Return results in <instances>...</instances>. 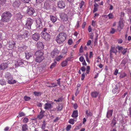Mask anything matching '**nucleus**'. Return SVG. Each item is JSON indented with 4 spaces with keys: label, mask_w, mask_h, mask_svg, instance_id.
I'll list each match as a JSON object with an SVG mask.
<instances>
[{
    "label": "nucleus",
    "mask_w": 131,
    "mask_h": 131,
    "mask_svg": "<svg viewBox=\"0 0 131 131\" xmlns=\"http://www.w3.org/2000/svg\"><path fill=\"white\" fill-rule=\"evenodd\" d=\"M12 16V15L10 12L5 11L2 15L1 21L2 22H7L10 20Z\"/></svg>",
    "instance_id": "obj_1"
},
{
    "label": "nucleus",
    "mask_w": 131,
    "mask_h": 131,
    "mask_svg": "<svg viewBox=\"0 0 131 131\" xmlns=\"http://www.w3.org/2000/svg\"><path fill=\"white\" fill-rule=\"evenodd\" d=\"M43 54V52L40 50L38 51L35 53L34 58H35V60L36 62L39 63L43 61L44 59Z\"/></svg>",
    "instance_id": "obj_2"
},
{
    "label": "nucleus",
    "mask_w": 131,
    "mask_h": 131,
    "mask_svg": "<svg viewBox=\"0 0 131 131\" xmlns=\"http://www.w3.org/2000/svg\"><path fill=\"white\" fill-rule=\"evenodd\" d=\"M67 35L64 32L60 33L57 36L56 40L59 44H62L66 39Z\"/></svg>",
    "instance_id": "obj_3"
},
{
    "label": "nucleus",
    "mask_w": 131,
    "mask_h": 131,
    "mask_svg": "<svg viewBox=\"0 0 131 131\" xmlns=\"http://www.w3.org/2000/svg\"><path fill=\"white\" fill-rule=\"evenodd\" d=\"M50 33L47 32L46 33L42 32L41 36L46 40H49L50 39L51 37V36L49 34Z\"/></svg>",
    "instance_id": "obj_4"
},
{
    "label": "nucleus",
    "mask_w": 131,
    "mask_h": 131,
    "mask_svg": "<svg viewBox=\"0 0 131 131\" xmlns=\"http://www.w3.org/2000/svg\"><path fill=\"white\" fill-rule=\"evenodd\" d=\"M33 21L30 18H28L26 21V26L29 29H31V26L33 23Z\"/></svg>",
    "instance_id": "obj_5"
},
{
    "label": "nucleus",
    "mask_w": 131,
    "mask_h": 131,
    "mask_svg": "<svg viewBox=\"0 0 131 131\" xmlns=\"http://www.w3.org/2000/svg\"><path fill=\"white\" fill-rule=\"evenodd\" d=\"M42 20L40 18H38L36 20V25L37 28H41L42 27Z\"/></svg>",
    "instance_id": "obj_6"
},
{
    "label": "nucleus",
    "mask_w": 131,
    "mask_h": 131,
    "mask_svg": "<svg viewBox=\"0 0 131 131\" xmlns=\"http://www.w3.org/2000/svg\"><path fill=\"white\" fill-rule=\"evenodd\" d=\"M27 14L30 16H32L36 13V11L34 9L32 8H28L27 10Z\"/></svg>",
    "instance_id": "obj_7"
},
{
    "label": "nucleus",
    "mask_w": 131,
    "mask_h": 131,
    "mask_svg": "<svg viewBox=\"0 0 131 131\" xmlns=\"http://www.w3.org/2000/svg\"><path fill=\"white\" fill-rule=\"evenodd\" d=\"M57 6L60 8H63L65 6V4L64 2L62 0L59 1L58 2Z\"/></svg>",
    "instance_id": "obj_8"
},
{
    "label": "nucleus",
    "mask_w": 131,
    "mask_h": 131,
    "mask_svg": "<svg viewBox=\"0 0 131 131\" xmlns=\"http://www.w3.org/2000/svg\"><path fill=\"white\" fill-rule=\"evenodd\" d=\"M59 53V52L58 50L56 49H54L51 52V56L52 58L56 57Z\"/></svg>",
    "instance_id": "obj_9"
},
{
    "label": "nucleus",
    "mask_w": 131,
    "mask_h": 131,
    "mask_svg": "<svg viewBox=\"0 0 131 131\" xmlns=\"http://www.w3.org/2000/svg\"><path fill=\"white\" fill-rule=\"evenodd\" d=\"M117 52V51L115 48V47H113L112 46L110 50V58H112V53H114L115 54H116Z\"/></svg>",
    "instance_id": "obj_10"
},
{
    "label": "nucleus",
    "mask_w": 131,
    "mask_h": 131,
    "mask_svg": "<svg viewBox=\"0 0 131 131\" xmlns=\"http://www.w3.org/2000/svg\"><path fill=\"white\" fill-rule=\"evenodd\" d=\"M40 37V35L38 33H36L32 35V39L35 41H37L39 40Z\"/></svg>",
    "instance_id": "obj_11"
},
{
    "label": "nucleus",
    "mask_w": 131,
    "mask_h": 131,
    "mask_svg": "<svg viewBox=\"0 0 131 131\" xmlns=\"http://www.w3.org/2000/svg\"><path fill=\"white\" fill-rule=\"evenodd\" d=\"M44 45L42 42L39 41L37 44V46L39 49L42 50L44 48Z\"/></svg>",
    "instance_id": "obj_12"
},
{
    "label": "nucleus",
    "mask_w": 131,
    "mask_h": 131,
    "mask_svg": "<svg viewBox=\"0 0 131 131\" xmlns=\"http://www.w3.org/2000/svg\"><path fill=\"white\" fill-rule=\"evenodd\" d=\"M60 17L63 20V21H66L68 20V17L67 15L63 13L60 15Z\"/></svg>",
    "instance_id": "obj_13"
},
{
    "label": "nucleus",
    "mask_w": 131,
    "mask_h": 131,
    "mask_svg": "<svg viewBox=\"0 0 131 131\" xmlns=\"http://www.w3.org/2000/svg\"><path fill=\"white\" fill-rule=\"evenodd\" d=\"M20 4V1L19 0H15L13 3V6L14 7H18Z\"/></svg>",
    "instance_id": "obj_14"
},
{
    "label": "nucleus",
    "mask_w": 131,
    "mask_h": 131,
    "mask_svg": "<svg viewBox=\"0 0 131 131\" xmlns=\"http://www.w3.org/2000/svg\"><path fill=\"white\" fill-rule=\"evenodd\" d=\"M23 63V62L21 60L18 59L15 62V65L16 67H18V66L22 65Z\"/></svg>",
    "instance_id": "obj_15"
},
{
    "label": "nucleus",
    "mask_w": 131,
    "mask_h": 131,
    "mask_svg": "<svg viewBox=\"0 0 131 131\" xmlns=\"http://www.w3.org/2000/svg\"><path fill=\"white\" fill-rule=\"evenodd\" d=\"M29 34L28 31H25V33L23 34H21V36L23 38H27L29 36Z\"/></svg>",
    "instance_id": "obj_16"
},
{
    "label": "nucleus",
    "mask_w": 131,
    "mask_h": 131,
    "mask_svg": "<svg viewBox=\"0 0 131 131\" xmlns=\"http://www.w3.org/2000/svg\"><path fill=\"white\" fill-rule=\"evenodd\" d=\"M7 67V64L6 63H3L1 64L0 66V69L1 70H4Z\"/></svg>",
    "instance_id": "obj_17"
},
{
    "label": "nucleus",
    "mask_w": 131,
    "mask_h": 131,
    "mask_svg": "<svg viewBox=\"0 0 131 131\" xmlns=\"http://www.w3.org/2000/svg\"><path fill=\"white\" fill-rule=\"evenodd\" d=\"M52 107L51 104L49 103H47L45 104V106L44 107L45 109L48 110L50 109Z\"/></svg>",
    "instance_id": "obj_18"
},
{
    "label": "nucleus",
    "mask_w": 131,
    "mask_h": 131,
    "mask_svg": "<svg viewBox=\"0 0 131 131\" xmlns=\"http://www.w3.org/2000/svg\"><path fill=\"white\" fill-rule=\"evenodd\" d=\"M113 111L112 110H109L108 111L106 115L107 117L109 118L112 116Z\"/></svg>",
    "instance_id": "obj_19"
},
{
    "label": "nucleus",
    "mask_w": 131,
    "mask_h": 131,
    "mask_svg": "<svg viewBox=\"0 0 131 131\" xmlns=\"http://www.w3.org/2000/svg\"><path fill=\"white\" fill-rule=\"evenodd\" d=\"M71 116L75 118H76L78 116V111L75 110L74 111L73 113L72 114Z\"/></svg>",
    "instance_id": "obj_20"
},
{
    "label": "nucleus",
    "mask_w": 131,
    "mask_h": 131,
    "mask_svg": "<svg viewBox=\"0 0 131 131\" xmlns=\"http://www.w3.org/2000/svg\"><path fill=\"white\" fill-rule=\"evenodd\" d=\"M120 75L119 77L120 79H121L126 77L127 76V74L125 72H122L120 73Z\"/></svg>",
    "instance_id": "obj_21"
},
{
    "label": "nucleus",
    "mask_w": 131,
    "mask_h": 131,
    "mask_svg": "<svg viewBox=\"0 0 131 131\" xmlns=\"http://www.w3.org/2000/svg\"><path fill=\"white\" fill-rule=\"evenodd\" d=\"M5 76L7 80L13 78L10 74L9 72H7Z\"/></svg>",
    "instance_id": "obj_22"
},
{
    "label": "nucleus",
    "mask_w": 131,
    "mask_h": 131,
    "mask_svg": "<svg viewBox=\"0 0 131 131\" xmlns=\"http://www.w3.org/2000/svg\"><path fill=\"white\" fill-rule=\"evenodd\" d=\"M13 78L12 79H8L7 80H8V82L10 84H13L14 83H16V81L15 80H12Z\"/></svg>",
    "instance_id": "obj_23"
},
{
    "label": "nucleus",
    "mask_w": 131,
    "mask_h": 131,
    "mask_svg": "<svg viewBox=\"0 0 131 131\" xmlns=\"http://www.w3.org/2000/svg\"><path fill=\"white\" fill-rule=\"evenodd\" d=\"M22 16V15H21L20 13H18L16 15L15 17L18 19H21Z\"/></svg>",
    "instance_id": "obj_24"
},
{
    "label": "nucleus",
    "mask_w": 131,
    "mask_h": 131,
    "mask_svg": "<svg viewBox=\"0 0 131 131\" xmlns=\"http://www.w3.org/2000/svg\"><path fill=\"white\" fill-rule=\"evenodd\" d=\"M98 94L97 92L95 91L92 93L91 95L92 97H96L98 96Z\"/></svg>",
    "instance_id": "obj_25"
},
{
    "label": "nucleus",
    "mask_w": 131,
    "mask_h": 131,
    "mask_svg": "<svg viewBox=\"0 0 131 131\" xmlns=\"http://www.w3.org/2000/svg\"><path fill=\"white\" fill-rule=\"evenodd\" d=\"M28 126L26 124L22 126V130L23 131H26L28 129Z\"/></svg>",
    "instance_id": "obj_26"
},
{
    "label": "nucleus",
    "mask_w": 131,
    "mask_h": 131,
    "mask_svg": "<svg viewBox=\"0 0 131 131\" xmlns=\"http://www.w3.org/2000/svg\"><path fill=\"white\" fill-rule=\"evenodd\" d=\"M128 60L126 58H125L123 59L122 61L121 64H123L124 66H125V64L128 62Z\"/></svg>",
    "instance_id": "obj_27"
},
{
    "label": "nucleus",
    "mask_w": 131,
    "mask_h": 131,
    "mask_svg": "<svg viewBox=\"0 0 131 131\" xmlns=\"http://www.w3.org/2000/svg\"><path fill=\"white\" fill-rule=\"evenodd\" d=\"M63 57L62 56L60 55L58 57H56V58L54 60V61H59Z\"/></svg>",
    "instance_id": "obj_28"
},
{
    "label": "nucleus",
    "mask_w": 131,
    "mask_h": 131,
    "mask_svg": "<svg viewBox=\"0 0 131 131\" xmlns=\"http://www.w3.org/2000/svg\"><path fill=\"white\" fill-rule=\"evenodd\" d=\"M50 19L51 21L53 23L55 22L57 20V19L55 17L51 15Z\"/></svg>",
    "instance_id": "obj_29"
},
{
    "label": "nucleus",
    "mask_w": 131,
    "mask_h": 131,
    "mask_svg": "<svg viewBox=\"0 0 131 131\" xmlns=\"http://www.w3.org/2000/svg\"><path fill=\"white\" fill-rule=\"evenodd\" d=\"M67 60H65L62 62L61 63V64L62 67H64L67 65Z\"/></svg>",
    "instance_id": "obj_30"
},
{
    "label": "nucleus",
    "mask_w": 131,
    "mask_h": 131,
    "mask_svg": "<svg viewBox=\"0 0 131 131\" xmlns=\"http://www.w3.org/2000/svg\"><path fill=\"white\" fill-rule=\"evenodd\" d=\"M118 91V88L117 86H116L115 88L113 89L112 90V92L114 93H116Z\"/></svg>",
    "instance_id": "obj_31"
},
{
    "label": "nucleus",
    "mask_w": 131,
    "mask_h": 131,
    "mask_svg": "<svg viewBox=\"0 0 131 131\" xmlns=\"http://www.w3.org/2000/svg\"><path fill=\"white\" fill-rule=\"evenodd\" d=\"M119 26L120 28L122 29L124 26V24L123 22L122 21H119Z\"/></svg>",
    "instance_id": "obj_32"
},
{
    "label": "nucleus",
    "mask_w": 131,
    "mask_h": 131,
    "mask_svg": "<svg viewBox=\"0 0 131 131\" xmlns=\"http://www.w3.org/2000/svg\"><path fill=\"white\" fill-rule=\"evenodd\" d=\"M15 43L14 42V43L9 45V48H10V49H12L14 48L15 45Z\"/></svg>",
    "instance_id": "obj_33"
},
{
    "label": "nucleus",
    "mask_w": 131,
    "mask_h": 131,
    "mask_svg": "<svg viewBox=\"0 0 131 131\" xmlns=\"http://www.w3.org/2000/svg\"><path fill=\"white\" fill-rule=\"evenodd\" d=\"M26 48V46L23 47H20L18 48V51H24L25 49Z\"/></svg>",
    "instance_id": "obj_34"
},
{
    "label": "nucleus",
    "mask_w": 131,
    "mask_h": 131,
    "mask_svg": "<svg viewBox=\"0 0 131 131\" xmlns=\"http://www.w3.org/2000/svg\"><path fill=\"white\" fill-rule=\"evenodd\" d=\"M6 0H0V4L3 6L5 5Z\"/></svg>",
    "instance_id": "obj_35"
},
{
    "label": "nucleus",
    "mask_w": 131,
    "mask_h": 131,
    "mask_svg": "<svg viewBox=\"0 0 131 131\" xmlns=\"http://www.w3.org/2000/svg\"><path fill=\"white\" fill-rule=\"evenodd\" d=\"M25 53L26 57L27 59H29L31 57V55L29 53Z\"/></svg>",
    "instance_id": "obj_36"
},
{
    "label": "nucleus",
    "mask_w": 131,
    "mask_h": 131,
    "mask_svg": "<svg viewBox=\"0 0 131 131\" xmlns=\"http://www.w3.org/2000/svg\"><path fill=\"white\" fill-rule=\"evenodd\" d=\"M54 62L52 63V64L51 65L50 68L51 69H52L56 65L57 62L56 61H54Z\"/></svg>",
    "instance_id": "obj_37"
},
{
    "label": "nucleus",
    "mask_w": 131,
    "mask_h": 131,
    "mask_svg": "<svg viewBox=\"0 0 131 131\" xmlns=\"http://www.w3.org/2000/svg\"><path fill=\"white\" fill-rule=\"evenodd\" d=\"M5 84L6 82L4 80L2 79L0 80V84L3 85H5Z\"/></svg>",
    "instance_id": "obj_38"
},
{
    "label": "nucleus",
    "mask_w": 131,
    "mask_h": 131,
    "mask_svg": "<svg viewBox=\"0 0 131 131\" xmlns=\"http://www.w3.org/2000/svg\"><path fill=\"white\" fill-rule=\"evenodd\" d=\"M67 52V49L66 48H63L62 51V53L63 54H65Z\"/></svg>",
    "instance_id": "obj_39"
},
{
    "label": "nucleus",
    "mask_w": 131,
    "mask_h": 131,
    "mask_svg": "<svg viewBox=\"0 0 131 131\" xmlns=\"http://www.w3.org/2000/svg\"><path fill=\"white\" fill-rule=\"evenodd\" d=\"M51 31H49V30H48L47 28H44L43 29V30L42 32L46 33L48 32L49 33H51Z\"/></svg>",
    "instance_id": "obj_40"
},
{
    "label": "nucleus",
    "mask_w": 131,
    "mask_h": 131,
    "mask_svg": "<svg viewBox=\"0 0 131 131\" xmlns=\"http://www.w3.org/2000/svg\"><path fill=\"white\" fill-rule=\"evenodd\" d=\"M105 16H108L109 17V19H112L113 18V15L112 13H110L108 15H105ZM106 17H107L106 16Z\"/></svg>",
    "instance_id": "obj_41"
},
{
    "label": "nucleus",
    "mask_w": 131,
    "mask_h": 131,
    "mask_svg": "<svg viewBox=\"0 0 131 131\" xmlns=\"http://www.w3.org/2000/svg\"><path fill=\"white\" fill-rule=\"evenodd\" d=\"M62 108V106L61 104H60L57 107V108L58 111H61Z\"/></svg>",
    "instance_id": "obj_42"
},
{
    "label": "nucleus",
    "mask_w": 131,
    "mask_h": 131,
    "mask_svg": "<svg viewBox=\"0 0 131 131\" xmlns=\"http://www.w3.org/2000/svg\"><path fill=\"white\" fill-rule=\"evenodd\" d=\"M63 100V97H61L58 99V100H54V101L56 102H62Z\"/></svg>",
    "instance_id": "obj_43"
},
{
    "label": "nucleus",
    "mask_w": 131,
    "mask_h": 131,
    "mask_svg": "<svg viewBox=\"0 0 131 131\" xmlns=\"http://www.w3.org/2000/svg\"><path fill=\"white\" fill-rule=\"evenodd\" d=\"M116 48H117L119 50V52H120V51H121L123 49V47L122 46H118Z\"/></svg>",
    "instance_id": "obj_44"
},
{
    "label": "nucleus",
    "mask_w": 131,
    "mask_h": 131,
    "mask_svg": "<svg viewBox=\"0 0 131 131\" xmlns=\"http://www.w3.org/2000/svg\"><path fill=\"white\" fill-rule=\"evenodd\" d=\"M24 99L25 101H28L30 100V98L29 97L25 96L24 97Z\"/></svg>",
    "instance_id": "obj_45"
},
{
    "label": "nucleus",
    "mask_w": 131,
    "mask_h": 131,
    "mask_svg": "<svg viewBox=\"0 0 131 131\" xmlns=\"http://www.w3.org/2000/svg\"><path fill=\"white\" fill-rule=\"evenodd\" d=\"M84 2L83 1H81V3L79 5V7L80 8H81L84 5Z\"/></svg>",
    "instance_id": "obj_46"
},
{
    "label": "nucleus",
    "mask_w": 131,
    "mask_h": 131,
    "mask_svg": "<svg viewBox=\"0 0 131 131\" xmlns=\"http://www.w3.org/2000/svg\"><path fill=\"white\" fill-rule=\"evenodd\" d=\"M116 30L114 28H112L111 30L110 31V34H113L115 31Z\"/></svg>",
    "instance_id": "obj_47"
},
{
    "label": "nucleus",
    "mask_w": 131,
    "mask_h": 131,
    "mask_svg": "<svg viewBox=\"0 0 131 131\" xmlns=\"http://www.w3.org/2000/svg\"><path fill=\"white\" fill-rule=\"evenodd\" d=\"M74 120L73 119H70L69 121V123L72 124H74Z\"/></svg>",
    "instance_id": "obj_48"
},
{
    "label": "nucleus",
    "mask_w": 131,
    "mask_h": 131,
    "mask_svg": "<svg viewBox=\"0 0 131 131\" xmlns=\"http://www.w3.org/2000/svg\"><path fill=\"white\" fill-rule=\"evenodd\" d=\"M34 94L36 96H38L40 95V93L37 92H34Z\"/></svg>",
    "instance_id": "obj_49"
},
{
    "label": "nucleus",
    "mask_w": 131,
    "mask_h": 131,
    "mask_svg": "<svg viewBox=\"0 0 131 131\" xmlns=\"http://www.w3.org/2000/svg\"><path fill=\"white\" fill-rule=\"evenodd\" d=\"M88 53H87L85 55V56L86 57V61L88 62H89V59L88 58Z\"/></svg>",
    "instance_id": "obj_50"
},
{
    "label": "nucleus",
    "mask_w": 131,
    "mask_h": 131,
    "mask_svg": "<svg viewBox=\"0 0 131 131\" xmlns=\"http://www.w3.org/2000/svg\"><path fill=\"white\" fill-rule=\"evenodd\" d=\"M117 73L120 74V73L118 72V70L117 69H116L114 72V75H116Z\"/></svg>",
    "instance_id": "obj_51"
},
{
    "label": "nucleus",
    "mask_w": 131,
    "mask_h": 131,
    "mask_svg": "<svg viewBox=\"0 0 131 131\" xmlns=\"http://www.w3.org/2000/svg\"><path fill=\"white\" fill-rule=\"evenodd\" d=\"M112 123L113 124L114 126H115L116 123V121L114 119V118L112 121Z\"/></svg>",
    "instance_id": "obj_52"
},
{
    "label": "nucleus",
    "mask_w": 131,
    "mask_h": 131,
    "mask_svg": "<svg viewBox=\"0 0 131 131\" xmlns=\"http://www.w3.org/2000/svg\"><path fill=\"white\" fill-rule=\"evenodd\" d=\"M51 86H54L53 87L57 86V84L56 83H51Z\"/></svg>",
    "instance_id": "obj_53"
},
{
    "label": "nucleus",
    "mask_w": 131,
    "mask_h": 131,
    "mask_svg": "<svg viewBox=\"0 0 131 131\" xmlns=\"http://www.w3.org/2000/svg\"><path fill=\"white\" fill-rule=\"evenodd\" d=\"M127 48L124 49L122 52V54L123 55L125 54L127 52Z\"/></svg>",
    "instance_id": "obj_54"
},
{
    "label": "nucleus",
    "mask_w": 131,
    "mask_h": 131,
    "mask_svg": "<svg viewBox=\"0 0 131 131\" xmlns=\"http://www.w3.org/2000/svg\"><path fill=\"white\" fill-rule=\"evenodd\" d=\"M23 121L24 123H26L28 121V119L27 118H25L23 120Z\"/></svg>",
    "instance_id": "obj_55"
},
{
    "label": "nucleus",
    "mask_w": 131,
    "mask_h": 131,
    "mask_svg": "<svg viewBox=\"0 0 131 131\" xmlns=\"http://www.w3.org/2000/svg\"><path fill=\"white\" fill-rule=\"evenodd\" d=\"M86 113L87 116H88L90 115V110L86 111Z\"/></svg>",
    "instance_id": "obj_56"
},
{
    "label": "nucleus",
    "mask_w": 131,
    "mask_h": 131,
    "mask_svg": "<svg viewBox=\"0 0 131 131\" xmlns=\"http://www.w3.org/2000/svg\"><path fill=\"white\" fill-rule=\"evenodd\" d=\"M19 115L20 117H22L25 116V114L23 112H21L19 113Z\"/></svg>",
    "instance_id": "obj_57"
},
{
    "label": "nucleus",
    "mask_w": 131,
    "mask_h": 131,
    "mask_svg": "<svg viewBox=\"0 0 131 131\" xmlns=\"http://www.w3.org/2000/svg\"><path fill=\"white\" fill-rule=\"evenodd\" d=\"M46 126V124L44 122L43 123V124L42 125L41 128L42 130H43L45 129V127Z\"/></svg>",
    "instance_id": "obj_58"
},
{
    "label": "nucleus",
    "mask_w": 131,
    "mask_h": 131,
    "mask_svg": "<svg viewBox=\"0 0 131 131\" xmlns=\"http://www.w3.org/2000/svg\"><path fill=\"white\" fill-rule=\"evenodd\" d=\"M90 69V67L89 66H87V68L86 69V73H89V70Z\"/></svg>",
    "instance_id": "obj_59"
},
{
    "label": "nucleus",
    "mask_w": 131,
    "mask_h": 131,
    "mask_svg": "<svg viewBox=\"0 0 131 131\" xmlns=\"http://www.w3.org/2000/svg\"><path fill=\"white\" fill-rule=\"evenodd\" d=\"M71 127V125H68L66 128V130L67 131L69 130Z\"/></svg>",
    "instance_id": "obj_60"
},
{
    "label": "nucleus",
    "mask_w": 131,
    "mask_h": 131,
    "mask_svg": "<svg viewBox=\"0 0 131 131\" xmlns=\"http://www.w3.org/2000/svg\"><path fill=\"white\" fill-rule=\"evenodd\" d=\"M45 112V111H44L41 110L40 112V114L39 115H42L44 116L43 113Z\"/></svg>",
    "instance_id": "obj_61"
},
{
    "label": "nucleus",
    "mask_w": 131,
    "mask_h": 131,
    "mask_svg": "<svg viewBox=\"0 0 131 131\" xmlns=\"http://www.w3.org/2000/svg\"><path fill=\"white\" fill-rule=\"evenodd\" d=\"M72 42V41L71 39H70L68 41V43L69 45H71Z\"/></svg>",
    "instance_id": "obj_62"
},
{
    "label": "nucleus",
    "mask_w": 131,
    "mask_h": 131,
    "mask_svg": "<svg viewBox=\"0 0 131 131\" xmlns=\"http://www.w3.org/2000/svg\"><path fill=\"white\" fill-rule=\"evenodd\" d=\"M129 115L130 116V117H131V107L129 108Z\"/></svg>",
    "instance_id": "obj_63"
},
{
    "label": "nucleus",
    "mask_w": 131,
    "mask_h": 131,
    "mask_svg": "<svg viewBox=\"0 0 131 131\" xmlns=\"http://www.w3.org/2000/svg\"><path fill=\"white\" fill-rule=\"evenodd\" d=\"M123 42V40L122 39H119L118 40V43H121Z\"/></svg>",
    "instance_id": "obj_64"
}]
</instances>
